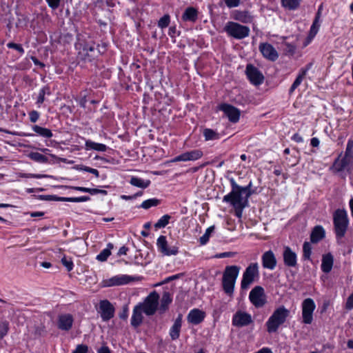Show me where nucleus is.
Instances as JSON below:
<instances>
[{
	"label": "nucleus",
	"mask_w": 353,
	"mask_h": 353,
	"mask_svg": "<svg viewBox=\"0 0 353 353\" xmlns=\"http://www.w3.org/2000/svg\"><path fill=\"white\" fill-rule=\"evenodd\" d=\"M232 187L231 192L223 196V201L230 203L232 206L248 205V197L241 190V186L239 185L233 178L230 179Z\"/></svg>",
	"instance_id": "f257e3e1"
},
{
	"label": "nucleus",
	"mask_w": 353,
	"mask_h": 353,
	"mask_svg": "<svg viewBox=\"0 0 353 353\" xmlns=\"http://www.w3.org/2000/svg\"><path fill=\"white\" fill-rule=\"evenodd\" d=\"M289 314L290 311L284 306L276 309L265 323L267 331L269 333L276 332L279 327L285 322Z\"/></svg>",
	"instance_id": "f03ea898"
},
{
	"label": "nucleus",
	"mask_w": 353,
	"mask_h": 353,
	"mask_svg": "<svg viewBox=\"0 0 353 353\" xmlns=\"http://www.w3.org/2000/svg\"><path fill=\"white\" fill-rule=\"evenodd\" d=\"M333 224L336 239L344 237L349 225V219L345 210H335L333 214Z\"/></svg>",
	"instance_id": "7ed1b4c3"
},
{
	"label": "nucleus",
	"mask_w": 353,
	"mask_h": 353,
	"mask_svg": "<svg viewBox=\"0 0 353 353\" xmlns=\"http://www.w3.org/2000/svg\"><path fill=\"white\" fill-rule=\"evenodd\" d=\"M240 271L237 265L226 266L223 274L222 285L224 292L229 296L234 292V285Z\"/></svg>",
	"instance_id": "20e7f679"
},
{
	"label": "nucleus",
	"mask_w": 353,
	"mask_h": 353,
	"mask_svg": "<svg viewBox=\"0 0 353 353\" xmlns=\"http://www.w3.org/2000/svg\"><path fill=\"white\" fill-rule=\"evenodd\" d=\"M224 30L229 36L236 39H243L248 37L250 32L249 27L233 21L228 22Z\"/></svg>",
	"instance_id": "39448f33"
},
{
	"label": "nucleus",
	"mask_w": 353,
	"mask_h": 353,
	"mask_svg": "<svg viewBox=\"0 0 353 353\" xmlns=\"http://www.w3.org/2000/svg\"><path fill=\"white\" fill-rule=\"evenodd\" d=\"M259 271L257 263H250L243 274V278L241 282L242 289H247L252 284L255 279L259 278Z\"/></svg>",
	"instance_id": "423d86ee"
},
{
	"label": "nucleus",
	"mask_w": 353,
	"mask_h": 353,
	"mask_svg": "<svg viewBox=\"0 0 353 353\" xmlns=\"http://www.w3.org/2000/svg\"><path fill=\"white\" fill-rule=\"evenodd\" d=\"M159 300V294L156 291H153L146 297L143 303L139 305L141 307L146 315H153L157 310Z\"/></svg>",
	"instance_id": "0eeeda50"
},
{
	"label": "nucleus",
	"mask_w": 353,
	"mask_h": 353,
	"mask_svg": "<svg viewBox=\"0 0 353 353\" xmlns=\"http://www.w3.org/2000/svg\"><path fill=\"white\" fill-rule=\"evenodd\" d=\"M138 280H139V277L132 276L126 274H119L103 280V285L104 287L122 285Z\"/></svg>",
	"instance_id": "6e6552de"
},
{
	"label": "nucleus",
	"mask_w": 353,
	"mask_h": 353,
	"mask_svg": "<svg viewBox=\"0 0 353 353\" xmlns=\"http://www.w3.org/2000/svg\"><path fill=\"white\" fill-rule=\"evenodd\" d=\"M316 308L314 300L311 298H307L302 303V318L303 323L305 324H311L313 321V312Z\"/></svg>",
	"instance_id": "1a4fd4ad"
},
{
	"label": "nucleus",
	"mask_w": 353,
	"mask_h": 353,
	"mask_svg": "<svg viewBox=\"0 0 353 353\" xmlns=\"http://www.w3.org/2000/svg\"><path fill=\"white\" fill-rule=\"evenodd\" d=\"M249 299L256 307H262L266 303L264 289L261 286H255L250 292Z\"/></svg>",
	"instance_id": "9d476101"
},
{
	"label": "nucleus",
	"mask_w": 353,
	"mask_h": 353,
	"mask_svg": "<svg viewBox=\"0 0 353 353\" xmlns=\"http://www.w3.org/2000/svg\"><path fill=\"white\" fill-rule=\"evenodd\" d=\"M158 250L165 256L176 255L179 248L176 245L169 246L166 236L161 235L157 241Z\"/></svg>",
	"instance_id": "9b49d317"
},
{
	"label": "nucleus",
	"mask_w": 353,
	"mask_h": 353,
	"mask_svg": "<svg viewBox=\"0 0 353 353\" xmlns=\"http://www.w3.org/2000/svg\"><path fill=\"white\" fill-rule=\"evenodd\" d=\"M252 323L251 314L241 310L236 311L232 319V325L237 327H245Z\"/></svg>",
	"instance_id": "f8f14e48"
},
{
	"label": "nucleus",
	"mask_w": 353,
	"mask_h": 353,
	"mask_svg": "<svg viewBox=\"0 0 353 353\" xmlns=\"http://www.w3.org/2000/svg\"><path fill=\"white\" fill-rule=\"evenodd\" d=\"M245 74L248 79L254 85H261L264 80L261 72L252 64H248L245 69Z\"/></svg>",
	"instance_id": "ddd939ff"
},
{
	"label": "nucleus",
	"mask_w": 353,
	"mask_h": 353,
	"mask_svg": "<svg viewBox=\"0 0 353 353\" xmlns=\"http://www.w3.org/2000/svg\"><path fill=\"white\" fill-rule=\"evenodd\" d=\"M218 108L223 112L230 122L235 123L239 121L241 112L238 108L228 103H221Z\"/></svg>",
	"instance_id": "4468645a"
},
{
	"label": "nucleus",
	"mask_w": 353,
	"mask_h": 353,
	"mask_svg": "<svg viewBox=\"0 0 353 353\" xmlns=\"http://www.w3.org/2000/svg\"><path fill=\"white\" fill-rule=\"evenodd\" d=\"M98 312L103 321H108L114 315V308L108 300H102L99 302Z\"/></svg>",
	"instance_id": "2eb2a0df"
},
{
	"label": "nucleus",
	"mask_w": 353,
	"mask_h": 353,
	"mask_svg": "<svg viewBox=\"0 0 353 353\" xmlns=\"http://www.w3.org/2000/svg\"><path fill=\"white\" fill-rule=\"evenodd\" d=\"M203 156V152L201 150H193L185 152L175 157L171 162L196 161Z\"/></svg>",
	"instance_id": "dca6fc26"
},
{
	"label": "nucleus",
	"mask_w": 353,
	"mask_h": 353,
	"mask_svg": "<svg viewBox=\"0 0 353 353\" xmlns=\"http://www.w3.org/2000/svg\"><path fill=\"white\" fill-rule=\"evenodd\" d=\"M259 48L263 56L269 61H274L279 57L276 49L268 43H260Z\"/></svg>",
	"instance_id": "f3484780"
},
{
	"label": "nucleus",
	"mask_w": 353,
	"mask_h": 353,
	"mask_svg": "<svg viewBox=\"0 0 353 353\" xmlns=\"http://www.w3.org/2000/svg\"><path fill=\"white\" fill-rule=\"evenodd\" d=\"M80 53L83 56L85 61H91L98 54L103 52L95 47L94 43H87L84 45Z\"/></svg>",
	"instance_id": "a211bd4d"
},
{
	"label": "nucleus",
	"mask_w": 353,
	"mask_h": 353,
	"mask_svg": "<svg viewBox=\"0 0 353 353\" xmlns=\"http://www.w3.org/2000/svg\"><path fill=\"white\" fill-rule=\"evenodd\" d=\"M261 260L262 265L265 269L272 270L276 266L277 261L272 250H268L264 252L262 255Z\"/></svg>",
	"instance_id": "6ab92c4d"
},
{
	"label": "nucleus",
	"mask_w": 353,
	"mask_h": 353,
	"mask_svg": "<svg viewBox=\"0 0 353 353\" xmlns=\"http://www.w3.org/2000/svg\"><path fill=\"white\" fill-rule=\"evenodd\" d=\"M73 316L70 314H60L58 316L57 326L61 330L68 331L70 330L73 324Z\"/></svg>",
	"instance_id": "aec40b11"
},
{
	"label": "nucleus",
	"mask_w": 353,
	"mask_h": 353,
	"mask_svg": "<svg viewBox=\"0 0 353 353\" xmlns=\"http://www.w3.org/2000/svg\"><path fill=\"white\" fill-rule=\"evenodd\" d=\"M283 262L284 264L288 267H296L297 265V256L296 254L292 251V250L286 246L284 248L283 253Z\"/></svg>",
	"instance_id": "412c9836"
},
{
	"label": "nucleus",
	"mask_w": 353,
	"mask_h": 353,
	"mask_svg": "<svg viewBox=\"0 0 353 353\" xmlns=\"http://www.w3.org/2000/svg\"><path fill=\"white\" fill-rule=\"evenodd\" d=\"M205 316L204 312L199 309H193L190 310L187 318L189 323L198 325L203 321Z\"/></svg>",
	"instance_id": "4be33fe9"
},
{
	"label": "nucleus",
	"mask_w": 353,
	"mask_h": 353,
	"mask_svg": "<svg viewBox=\"0 0 353 353\" xmlns=\"http://www.w3.org/2000/svg\"><path fill=\"white\" fill-rule=\"evenodd\" d=\"M325 236V231L323 226L316 225L310 234V241L312 243H317Z\"/></svg>",
	"instance_id": "5701e85b"
},
{
	"label": "nucleus",
	"mask_w": 353,
	"mask_h": 353,
	"mask_svg": "<svg viewBox=\"0 0 353 353\" xmlns=\"http://www.w3.org/2000/svg\"><path fill=\"white\" fill-rule=\"evenodd\" d=\"M352 162L353 157H350V155L347 156V154L345 153L342 159L340 160L338 158L335 160L334 166L338 172H341L347 168Z\"/></svg>",
	"instance_id": "b1692460"
},
{
	"label": "nucleus",
	"mask_w": 353,
	"mask_h": 353,
	"mask_svg": "<svg viewBox=\"0 0 353 353\" xmlns=\"http://www.w3.org/2000/svg\"><path fill=\"white\" fill-rule=\"evenodd\" d=\"M143 310L139 305H136L133 310L132 316L131 317V325L134 327H139L143 321L142 313Z\"/></svg>",
	"instance_id": "393cba45"
},
{
	"label": "nucleus",
	"mask_w": 353,
	"mask_h": 353,
	"mask_svg": "<svg viewBox=\"0 0 353 353\" xmlns=\"http://www.w3.org/2000/svg\"><path fill=\"white\" fill-rule=\"evenodd\" d=\"M333 263L334 258L331 253H327L323 255L322 263L321 265L322 271L325 273H329L332 270Z\"/></svg>",
	"instance_id": "a878e982"
},
{
	"label": "nucleus",
	"mask_w": 353,
	"mask_h": 353,
	"mask_svg": "<svg viewBox=\"0 0 353 353\" xmlns=\"http://www.w3.org/2000/svg\"><path fill=\"white\" fill-rule=\"evenodd\" d=\"M182 323L181 316L179 315L174 321V324L170 330V336L172 340L179 339L180 336L181 327Z\"/></svg>",
	"instance_id": "bb28decb"
},
{
	"label": "nucleus",
	"mask_w": 353,
	"mask_h": 353,
	"mask_svg": "<svg viewBox=\"0 0 353 353\" xmlns=\"http://www.w3.org/2000/svg\"><path fill=\"white\" fill-rule=\"evenodd\" d=\"M197 19L198 11L193 7L187 8L182 15V19L184 21L195 22Z\"/></svg>",
	"instance_id": "cd10ccee"
},
{
	"label": "nucleus",
	"mask_w": 353,
	"mask_h": 353,
	"mask_svg": "<svg viewBox=\"0 0 353 353\" xmlns=\"http://www.w3.org/2000/svg\"><path fill=\"white\" fill-rule=\"evenodd\" d=\"M321 14V7H320L316 14L315 18L313 21V23L311 26L309 37L312 39L317 34L319 29L320 28V18Z\"/></svg>",
	"instance_id": "c85d7f7f"
},
{
	"label": "nucleus",
	"mask_w": 353,
	"mask_h": 353,
	"mask_svg": "<svg viewBox=\"0 0 353 353\" xmlns=\"http://www.w3.org/2000/svg\"><path fill=\"white\" fill-rule=\"evenodd\" d=\"M233 19L244 23H251L252 21V17L248 11L236 10L233 14Z\"/></svg>",
	"instance_id": "c756f323"
},
{
	"label": "nucleus",
	"mask_w": 353,
	"mask_h": 353,
	"mask_svg": "<svg viewBox=\"0 0 353 353\" xmlns=\"http://www.w3.org/2000/svg\"><path fill=\"white\" fill-rule=\"evenodd\" d=\"M309 69V66L301 69L299 75L297 76V77L296 78V79L294 80V83H292L290 88V93L293 92L296 89V88L301 83L303 79L307 74V72Z\"/></svg>",
	"instance_id": "7c9ffc66"
},
{
	"label": "nucleus",
	"mask_w": 353,
	"mask_h": 353,
	"mask_svg": "<svg viewBox=\"0 0 353 353\" xmlns=\"http://www.w3.org/2000/svg\"><path fill=\"white\" fill-rule=\"evenodd\" d=\"M172 298L170 293L169 292H164L161 299L159 310L162 312H164L168 310V305L172 303Z\"/></svg>",
	"instance_id": "2f4dec72"
},
{
	"label": "nucleus",
	"mask_w": 353,
	"mask_h": 353,
	"mask_svg": "<svg viewBox=\"0 0 353 353\" xmlns=\"http://www.w3.org/2000/svg\"><path fill=\"white\" fill-rule=\"evenodd\" d=\"M130 183L133 185L136 186L140 188H148L150 184V181L149 180H143L142 179L136 177V176H132L130 181Z\"/></svg>",
	"instance_id": "473e14b6"
},
{
	"label": "nucleus",
	"mask_w": 353,
	"mask_h": 353,
	"mask_svg": "<svg viewBox=\"0 0 353 353\" xmlns=\"http://www.w3.org/2000/svg\"><path fill=\"white\" fill-rule=\"evenodd\" d=\"M85 148L87 150L92 149V150H94L100 151V152H105L107 150V148H108L105 144L95 143L90 140H87L85 141Z\"/></svg>",
	"instance_id": "72a5a7b5"
},
{
	"label": "nucleus",
	"mask_w": 353,
	"mask_h": 353,
	"mask_svg": "<svg viewBox=\"0 0 353 353\" xmlns=\"http://www.w3.org/2000/svg\"><path fill=\"white\" fill-rule=\"evenodd\" d=\"M114 248L112 243H109L107 245V248L103 249L101 252L97 256L96 259L99 261H105L109 256L111 254V250Z\"/></svg>",
	"instance_id": "f704fd0d"
},
{
	"label": "nucleus",
	"mask_w": 353,
	"mask_h": 353,
	"mask_svg": "<svg viewBox=\"0 0 353 353\" xmlns=\"http://www.w3.org/2000/svg\"><path fill=\"white\" fill-rule=\"evenodd\" d=\"M32 130L35 133L44 138H51L53 135L50 129L39 125H34Z\"/></svg>",
	"instance_id": "c9c22d12"
},
{
	"label": "nucleus",
	"mask_w": 353,
	"mask_h": 353,
	"mask_svg": "<svg viewBox=\"0 0 353 353\" xmlns=\"http://www.w3.org/2000/svg\"><path fill=\"white\" fill-rule=\"evenodd\" d=\"M46 94H50V88L48 85L43 87L39 92L36 101V103L39 107L44 102Z\"/></svg>",
	"instance_id": "e433bc0d"
},
{
	"label": "nucleus",
	"mask_w": 353,
	"mask_h": 353,
	"mask_svg": "<svg viewBox=\"0 0 353 353\" xmlns=\"http://www.w3.org/2000/svg\"><path fill=\"white\" fill-rule=\"evenodd\" d=\"M203 136L205 141L216 140L219 139V134L214 130L206 128L203 130Z\"/></svg>",
	"instance_id": "4c0bfd02"
},
{
	"label": "nucleus",
	"mask_w": 353,
	"mask_h": 353,
	"mask_svg": "<svg viewBox=\"0 0 353 353\" xmlns=\"http://www.w3.org/2000/svg\"><path fill=\"white\" fill-rule=\"evenodd\" d=\"M160 203V200L156 198L149 199L144 201L141 205L140 208L148 210L151 207L157 206Z\"/></svg>",
	"instance_id": "58836bf2"
},
{
	"label": "nucleus",
	"mask_w": 353,
	"mask_h": 353,
	"mask_svg": "<svg viewBox=\"0 0 353 353\" xmlns=\"http://www.w3.org/2000/svg\"><path fill=\"white\" fill-rule=\"evenodd\" d=\"M171 216L168 214H165L161 216L158 221L154 224L156 229H160L165 228L168 223Z\"/></svg>",
	"instance_id": "ea45409f"
},
{
	"label": "nucleus",
	"mask_w": 353,
	"mask_h": 353,
	"mask_svg": "<svg viewBox=\"0 0 353 353\" xmlns=\"http://www.w3.org/2000/svg\"><path fill=\"white\" fill-rule=\"evenodd\" d=\"M214 230V226H210L208 228H207L204 234L201 236L199 239V243L201 245H205L208 242L210 234L213 232Z\"/></svg>",
	"instance_id": "a19ab883"
},
{
	"label": "nucleus",
	"mask_w": 353,
	"mask_h": 353,
	"mask_svg": "<svg viewBox=\"0 0 353 353\" xmlns=\"http://www.w3.org/2000/svg\"><path fill=\"white\" fill-rule=\"evenodd\" d=\"M312 245L310 243L305 241L303 245V257L305 260H310L312 254Z\"/></svg>",
	"instance_id": "79ce46f5"
},
{
	"label": "nucleus",
	"mask_w": 353,
	"mask_h": 353,
	"mask_svg": "<svg viewBox=\"0 0 353 353\" xmlns=\"http://www.w3.org/2000/svg\"><path fill=\"white\" fill-rule=\"evenodd\" d=\"M282 5L290 10L296 9L300 3V0H281Z\"/></svg>",
	"instance_id": "37998d69"
},
{
	"label": "nucleus",
	"mask_w": 353,
	"mask_h": 353,
	"mask_svg": "<svg viewBox=\"0 0 353 353\" xmlns=\"http://www.w3.org/2000/svg\"><path fill=\"white\" fill-rule=\"evenodd\" d=\"M30 158L39 163H46L48 161V158L45 155L39 152H31L30 154Z\"/></svg>",
	"instance_id": "c03bdc74"
},
{
	"label": "nucleus",
	"mask_w": 353,
	"mask_h": 353,
	"mask_svg": "<svg viewBox=\"0 0 353 353\" xmlns=\"http://www.w3.org/2000/svg\"><path fill=\"white\" fill-rule=\"evenodd\" d=\"M61 201H69V202H85L89 201L90 199L88 196H82L79 197H63Z\"/></svg>",
	"instance_id": "a18cd8bd"
},
{
	"label": "nucleus",
	"mask_w": 353,
	"mask_h": 353,
	"mask_svg": "<svg viewBox=\"0 0 353 353\" xmlns=\"http://www.w3.org/2000/svg\"><path fill=\"white\" fill-rule=\"evenodd\" d=\"M170 22V17L169 14H165L158 21V26L161 28L168 27Z\"/></svg>",
	"instance_id": "49530a36"
},
{
	"label": "nucleus",
	"mask_w": 353,
	"mask_h": 353,
	"mask_svg": "<svg viewBox=\"0 0 353 353\" xmlns=\"http://www.w3.org/2000/svg\"><path fill=\"white\" fill-rule=\"evenodd\" d=\"M9 330V323L6 321L0 323V339H3Z\"/></svg>",
	"instance_id": "de8ad7c7"
},
{
	"label": "nucleus",
	"mask_w": 353,
	"mask_h": 353,
	"mask_svg": "<svg viewBox=\"0 0 353 353\" xmlns=\"http://www.w3.org/2000/svg\"><path fill=\"white\" fill-rule=\"evenodd\" d=\"M34 196H36L34 195ZM37 198L41 201H61V199L63 197H59L56 195H39L37 196Z\"/></svg>",
	"instance_id": "09e8293b"
},
{
	"label": "nucleus",
	"mask_w": 353,
	"mask_h": 353,
	"mask_svg": "<svg viewBox=\"0 0 353 353\" xmlns=\"http://www.w3.org/2000/svg\"><path fill=\"white\" fill-rule=\"evenodd\" d=\"M61 263L65 267L68 272L73 269V262L70 258L68 259L67 257L63 256L61 259Z\"/></svg>",
	"instance_id": "8fccbe9b"
},
{
	"label": "nucleus",
	"mask_w": 353,
	"mask_h": 353,
	"mask_svg": "<svg viewBox=\"0 0 353 353\" xmlns=\"http://www.w3.org/2000/svg\"><path fill=\"white\" fill-rule=\"evenodd\" d=\"M252 183L250 181L248 185L245 187L241 186V190L245 193V194L247 196V197H250L252 194H254L255 192L254 190H252Z\"/></svg>",
	"instance_id": "3c124183"
},
{
	"label": "nucleus",
	"mask_w": 353,
	"mask_h": 353,
	"mask_svg": "<svg viewBox=\"0 0 353 353\" xmlns=\"http://www.w3.org/2000/svg\"><path fill=\"white\" fill-rule=\"evenodd\" d=\"M7 47L8 48L14 49V50H17L21 54L24 53V50L20 44L15 43L13 42H10L7 44Z\"/></svg>",
	"instance_id": "603ef678"
},
{
	"label": "nucleus",
	"mask_w": 353,
	"mask_h": 353,
	"mask_svg": "<svg viewBox=\"0 0 353 353\" xmlns=\"http://www.w3.org/2000/svg\"><path fill=\"white\" fill-rule=\"evenodd\" d=\"M296 48L294 45L290 43H285L284 51L286 54L293 55L295 52Z\"/></svg>",
	"instance_id": "864d4df0"
},
{
	"label": "nucleus",
	"mask_w": 353,
	"mask_h": 353,
	"mask_svg": "<svg viewBox=\"0 0 353 353\" xmlns=\"http://www.w3.org/2000/svg\"><path fill=\"white\" fill-rule=\"evenodd\" d=\"M345 153L347 156L350 155V157H353V140L351 139L347 141Z\"/></svg>",
	"instance_id": "5fc2aeb1"
},
{
	"label": "nucleus",
	"mask_w": 353,
	"mask_h": 353,
	"mask_svg": "<svg viewBox=\"0 0 353 353\" xmlns=\"http://www.w3.org/2000/svg\"><path fill=\"white\" fill-rule=\"evenodd\" d=\"M88 351V347L86 345L80 344L78 345L75 350L72 353H87Z\"/></svg>",
	"instance_id": "6e6d98bb"
},
{
	"label": "nucleus",
	"mask_w": 353,
	"mask_h": 353,
	"mask_svg": "<svg viewBox=\"0 0 353 353\" xmlns=\"http://www.w3.org/2000/svg\"><path fill=\"white\" fill-rule=\"evenodd\" d=\"M20 176L22 177V178L41 179V178H43V177H46L47 175L39 174L21 173V174H20Z\"/></svg>",
	"instance_id": "4d7b16f0"
},
{
	"label": "nucleus",
	"mask_w": 353,
	"mask_h": 353,
	"mask_svg": "<svg viewBox=\"0 0 353 353\" xmlns=\"http://www.w3.org/2000/svg\"><path fill=\"white\" fill-rule=\"evenodd\" d=\"M80 170L85 171V172H89V173H91V174L95 175L97 177L99 176V171L97 169L92 168H90V167H88V166H82L80 168Z\"/></svg>",
	"instance_id": "13d9d810"
},
{
	"label": "nucleus",
	"mask_w": 353,
	"mask_h": 353,
	"mask_svg": "<svg viewBox=\"0 0 353 353\" xmlns=\"http://www.w3.org/2000/svg\"><path fill=\"white\" fill-rule=\"evenodd\" d=\"M39 116H40L39 113L37 111L32 110L29 113L30 121L32 123H35V122H37L38 121V119L39 118Z\"/></svg>",
	"instance_id": "bf43d9fd"
},
{
	"label": "nucleus",
	"mask_w": 353,
	"mask_h": 353,
	"mask_svg": "<svg viewBox=\"0 0 353 353\" xmlns=\"http://www.w3.org/2000/svg\"><path fill=\"white\" fill-rule=\"evenodd\" d=\"M248 205H236V206H233V208H234V211H235V215L238 217V218H241L242 216V214H243V210L245 208H246Z\"/></svg>",
	"instance_id": "052dcab7"
},
{
	"label": "nucleus",
	"mask_w": 353,
	"mask_h": 353,
	"mask_svg": "<svg viewBox=\"0 0 353 353\" xmlns=\"http://www.w3.org/2000/svg\"><path fill=\"white\" fill-rule=\"evenodd\" d=\"M225 5L231 8L239 6L241 0H224Z\"/></svg>",
	"instance_id": "680f3d73"
},
{
	"label": "nucleus",
	"mask_w": 353,
	"mask_h": 353,
	"mask_svg": "<svg viewBox=\"0 0 353 353\" xmlns=\"http://www.w3.org/2000/svg\"><path fill=\"white\" fill-rule=\"evenodd\" d=\"M345 307L349 310L353 309V292L347 298L345 303Z\"/></svg>",
	"instance_id": "e2e57ef3"
},
{
	"label": "nucleus",
	"mask_w": 353,
	"mask_h": 353,
	"mask_svg": "<svg viewBox=\"0 0 353 353\" xmlns=\"http://www.w3.org/2000/svg\"><path fill=\"white\" fill-rule=\"evenodd\" d=\"M61 0H46L48 6L52 9H57L60 4Z\"/></svg>",
	"instance_id": "0e129e2a"
},
{
	"label": "nucleus",
	"mask_w": 353,
	"mask_h": 353,
	"mask_svg": "<svg viewBox=\"0 0 353 353\" xmlns=\"http://www.w3.org/2000/svg\"><path fill=\"white\" fill-rule=\"evenodd\" d=\"M235 255V252H221L216 255V258H225V257H232Z\"/></svg>",
	"instance_id": "69168bd1"
},
{
	"label": "nucleus",
	"mask_w": 353,
	"mask_h": 353,
	"mask_svg": "<svg viewBox=\"0 0 353 353\" xmlns=\"http://www.w3.org/2000/svg\"><path fill=\"white\" fill-rule=\"evenodd\" d=\"M292 139L296 143H301L303 141L302 137L298 133H295L292 137Z\"/></svg>",
	"instance_id": "338daca9"
},
{
	"label": "nucleus",
	"mask_w": 353,
	"mask_h": 353,
	"mask_svg": "<svg viewBox=\"0 0 353 353\" xmlns=\"http://www.w3.org/2000/svg\"><path fill=\"white\" fill-rule=\"evenodd\" d=\"M97 353H111V352H110V348L108 346L104 345L98 350Z\"/></svg>",
	"instance_id": "774afa93"
}]
</instances>
